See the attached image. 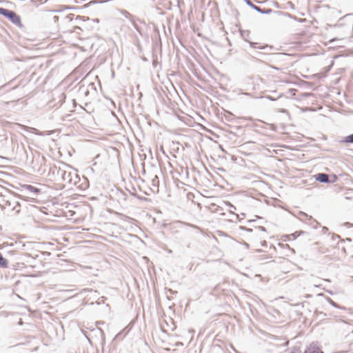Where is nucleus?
Instances as JSON below:
<instances>
[{"label": "nucleus", "mask_w": 353, "mask_h": 353, "mask_svg": "<svg viewBox=\"0 0 353 353\" xmlns=\"http://www.w3.org/2000/svg\"><path fill=\"white\" fill-rule=\"evenodd\" d=\"M57 174L60 176L62 179V181L65 184H76L78 181V176L75 173H72V172L67 171L65 170L59 168L57 169Z\"/></svg>", "instance_id": "nucleus-1"}, {"label": "nucleus", "mask_w": 353, "mask_h": 353, "mask_svg": "<svg viewBox=\"0 0 353 353\" xmlns=\"http://www.w3.org/2000/svg\"><path fill=\"white\" fill-rule=\"evenodd\" d=\"M245 2L246 3V4L248 6H249L250 7H251L252 9H254V10H256V12L261 13V14H270L271 13H272L273 10L270 8H267V9H262L260 7L258 6V5H254L252 1L251 0H244Z\"/></svg>", "instance_id": "nucleus-2"}, {"label": "nucleus", "mask_w": 353, "mask_h": 353, "mask_svg": "<svg viewBox=\"0 0 353 353\" xmlns=\"http://www.w3.org/2000/svg\"><path fill=\"white\" fill-rule=\"evenodd\" d=\"M8 19L14 25H17L19 27H22V24L21 22V17L19 15H18L13 10L12 11L10 16L8 17Z\"/></svg>", "instance_id": "nucleus-3"}, {"label": "nucleus", "mask_w": 353, "mask_h": 353, "mask_svg": "<svg viewBox=\"0 0 353 353\" xmlns=\"http://www.w3.org/2000/svg\"><path fill=\"white\" fill-rule=\"evenodd\" d=\"M314 178L316 181L323 183H329V178L330 175L325 173H318L315 174Z\"/></svg>", "instance_id": "nucleus-4"}, {"label": "nucleus", "mask_w": 353, "mask_h": 353, "mask_svg": "<svg viewBox=\"0 0 353 353\" xmlns=\"http://www.w3.org/2000/svg\"><path fill=\"white\" fill-rule=\"evenodd\" d=\"M24 188L28 190L32 196H37L41 193V190L32 185H25Z\"/></svg>", "instance_id": "nucleus-5"}, {"label": "nucleus", "mask_w": 353, "mask_h": 353, "mask_svg": "<svg viewBox=\"0 0 353 353\" xmlns=\"http://www.w3.org/2000/svg\"><path fill=\"white\" fill-rule=\"evenodd\" d=\"M250 46L252 48H257V49H260V50H265L267 52L269 51V50H271L273 49V47L272 46H268V45H263V46H261L259 45L258 43H250Z\"/></svg>", "instance_id": "nucleus-6"}, {"label": "nucleus", "mask_w": 353, "mask_h": 353, "mask_svg": "<svg viewBox=\"0 0 353 353\" xmlns=\"http://www.w3.org/2000/svg\"><path fill=\"white\" fill-rule=\"evenodd\" d=\"M9 266L8 261L4 258L2 254L0 252V268L6 269Z\"/></svg>", "instance_id": "nucleus-7"}, {"label": "nucleus", "mask_w": 353, "mask_h": 353, "mask_svg": "<svg viewBox=\"0 0 353 353\" xmlns=\"http://www.w3.org/2000/svg\"><path fill=\"white\" fill-rule=\"evenodd\" d=\"M304 353H323V352L318 347L310 346L305 350Z\"/></svg>", "instance_id": "nucleus-8"}, {"label": "nucleus", "mask_w": 353, "mask_h": 353, "mask_svg": "<svg viewBox=\"0 0 353 353\" xmlns=\"http://www.w3.org/2000/svg\"><path fill=\"white\" fill-rule=\"evenodd\" d=\"M295 7L294 3L292 1H287L281 6V9H285V10H294Z\"/></svg>", "instance_id": "nucleus-9"}, {"label": "nucleus", "mask_w": 353, "mask_h": 353, "mask_svg": "<svg viewBox=\"0 0 353 353\" xmlns=\"http://www.w3.org/2000/svg\"><path fill=\"white\" fill-rule=\"evenodd\" d=\"M225 204L230 208L229 212L232 214L233 217L235 218L236 220H237L239 218V215L232 212L233 210H236V207L232 205L230 202H226Z\"/></svg>", "instance_id": "nucleus-10"}, {"label": "nucleus", "mask_w": 353, "mask_h": 353, "mask_svg": "<svg viewBox=\"0 0 353 353\" xmlns=\"http://www.w3.org/2000/svg\"><path fill=\"white\" fill-rule=\"evenodd\" d=\"M12 10H8L3 8H0V14L3 15L6 18L8 19V17L10 16Z\"/></svg>", "instance_id": "nucleus-11"}, {"label": "nucleus", "mask_w": 353, "mask_h": 353, "mask_svg": "<svg viewBox=\"0 0 353 353\" xmlns=\"http://www.w3.org/2000/svg\"><path fill=\"white\" fill-rule=\"evenodd\" d=\"M341 142L346 143H353V134H350L344 138Z\"/></svg>", "instance_id": "nucleus-12"}, {"label": "nucleus", "mask_w": 353, "mask_h": 353, "mask_svg": "<svg viewBox=\"0 0 353 353\" xmlns=\"http://www.w3.org/2000/svg\"><path fill=\"white\" fill-rule=\"evenodd\" d=\"M303 232L301 231V232H296L293 234H289V235H287L286 237L288 238L289 239H295L297 236H299L300 235V234L303 233Z\"/></svg>", "instance_id": "nucleus-13"}, {"label": "nucleus", "mask_w": 353, "mask_h": 353, "mask_svg": "<svg viewBox=\"0 0 353 353\" xmlns=\"http://www.w3.org/2000/svg\"><path fill=\"white\" fill-rule=\"evenodd\" d=\"M338 180V176L335 174L330 175L329 178V183H333Z\"/></svg>", "instance_id": "nucleus-14"}, {"label": "nucleus", "mask_w": 353, "mask_h": 353, "mask_svg": "<svg viewBox=\"0 0 353 353\" xmlns=\"http://www.w3.org/2000/svg\"><path fill=\"white\" fill-rule=\"evenodd\" d=\"M272 12H274L275 14H276L279 16H288V17H290V14L284 12H282V11H273Z\"/></svg>", "instance_id": "nucleus-15"}, {"label": "nucleus", "mask_w": 353, "mask_h": 353, "mask_svg": "<svg viewBox=\"0 0 353 353\" xmlns=\"http://www.w3.org/2000/svg\"><path fill=\"white\" fill-rule=\"evenodd\" d=\"M12 210H15L17 212H19L20 205L18 202L16 203V205L13 207Z\"/></svg>", "instance_id": "nucleus-16"}, {"label": "nucleus", "mask_w": 353, "mask_h": 353, "mask_svg": "<svg viewBox=\"0 0 353 353\" xmlns=\"http://www.w3.org/2000/svg\"><path fill=\"white\" fill-rule=\"evenodd\" d=\"M79 91L81 92V93H83L85 96H87L89 93V91L88 89H85L84 88H81Z\"/></svg>", "instance_id": "nucleus-17"}, {"label": "nucleus", "mask_w": 353, "mask_h": 353, "mask_svg": "<svg viewBox=\"0 0 353 353\" xmlns=\"http://www.w3.org/2000/svg\"><path fill=\"white\" fill-rule=\"evenodd\" d=\"M329 302H330V303L332 306H334V307H335L341 308V307H340V306H339V305H338L336 303H335L334 301H332V299H329Z\"/></svg>", "instance_id": "nucleus-18"}, {"label": "nucleus", "mask_w": 353, "mask_h": 353, "mask_svg": "<svg viewBox=\"0 0 353 353\" xmlns=\"http://www.w3.org/2000/svg\"><path fill=\"white\" fill-rule=\"evenodd\" d=\"M256 229H257V230H259L260 231L266 232V229L263 226H258V227L256 228Z\"/></svg>", "instance_id": "nucleus-19"}, {"label": "nucleus", "mask_w": 353, "mask_h": 353, "mask_svg": "<svg viewBox=\"0 0 353 353\" xmlns=\"http://www.w3.org/2000/svg\"><path fill=\"white\" fill-rule=\"evenodd\" d=\"M272 4L274 7L277 8H281V4H279L278 2L276 1H273L272 2Z\"/></svg>", "instance_id": "nucleus-20"}, {"label": "nucleus", "mask_w": 353, "mask_h": 353, "mask_svg": "<svg viewBox=\"0 0 353 353\" xmlns=\"http://www.w3.org/2000/svg\"><path fill=\"white\" fill-rule=\"evenodd\" d=\"M270 128L274 132L276 130V126L274 124H270Z\"/></svg>", "instance_id": "nucleus-21"}, {"label": "nucleus", "mask_w": 353, "mask_h": 353, "mask_svg": "<svg viewBox=\"0 0 353 353\" xmlns=\"http://www.w3.org/2000/svg\"><path fill=\"white\" fill-rule=\"evenodd\" d=\"M241 229L244 230H246V231L250 232H252V229H251V228H246V227H245V226H241Z\"/></svg>", "instance_id": "nucleus-22"}, {"label": "nucleus", "mask_w": 353, "mask_h": 353, "mask_svg": "<svg viewBox=\"0 0 353 353\" xmlns=\"http://www.w3.org/2000/svg\"><path fill=\"white\" fill-rule=\"evenodd\" d=\"M273 55H274V56H276V57H281V56H284V55H285V54L276 53V54H274Z\"/></svg>", "instance_id": "nucleus-23"}, {"label": "nucleus", "mask_w": 353, "mask_h": 353, "mask_svg": "<svg viewBox=\"0 0 353 353\" xmlns=\"http://www.w3.org/2000/svg\"><path fill=\"white\" fill-rule=\"evenodd\" d=\"M332 238H333V239H334H334H340V236H339V235L336 234V235H334V236H332Z\"/></svg>", "instance_id": "nucleus-24"}, {"label": "nucleus", "mask_w": 353, "mask_h": 353, "mask_svg": "<svg viewBox=\"0 0 353 353\" xmlns=\"http://www.w3.org/2000/svg\"><path fill=\"white\" fill-rule=\"evenodd\" d=\"M123 13H124V14H125V17H128V16H129V15H130V13H129L128 11H126V10H124V11H123Z\"/></svg>", "instance_id": "nucleus-25"}, {"label": "nucleus", "mask_w": 353, "mask_h": 353, "mask_svg": "<svg viewBox=\"0 0 353 353\" xmlns=\"http://www.w3.org/2000/svg\"><path fill=\"white\" fill-rule=\"evenodd\" d=\"M53 19H54V21H56L57 20H58L59 17L57 16H54Z\"/></svg>", "instance_id": "nucleus-26"}, {"label": "nucleus", "mask_w": 353, "mask_h": 353, "mask_svg": "<svg viewBox=\"0 0 353 353\" xmlns=\"http://www.w3.org/2000/svg\"><path fill=\"white\" fill-rule=\"evenodd\" d=\"M327 230H328V229H327L326 227H323V232H325V231H327Z\"/></svg>", "instance_id": "nucleus-27"}, {"label": "nucleus", "mask_w": 353, "mask_h": 353, "mask_svg": "<svg viewBox=\"0 0 353 353\" xmlns=\"http://www.w3.org/2000/svg\"><path fill=\"white\" fill-rule=\"evenodd\" d=\"M265 244H266V241H264L262 243V245H265Z\"/></svg>", "instance_id": "nucleus-28"}, {"label": "nucleus", "mask_w": 353, "mask_h": 353, "mask_svg": "<svg viewBox=\"0 0 353 353\" xmlns=\"http://www.w3.org/2000/svg\"><path fill=\"white\" fill-rule=\"evenodd\" d=\"M341 321H342L343 323H347V322H346L345 321H344V320H341Z\"/></svg>", "instance_id": "nucleus-29"}, {"label": "nucleus", "mask_w": 353, "mask_h": 353, "mask_svg": "<svg viewBox=\"0 0 353 353\" xmlns=\"http://www.w3.org/2000/svg\"><path fill=\"white\" fill-rule=\"evenodd\" d=\"M89 86H92H92H93V84L90 83V84H89Z\"/></svg>", "instance_id": "nucleus-30"}, {"label": "nucleus", "mask_w": 353, "mask_h": 353, "mask_svg": "<svg viewBox=\"0 0 353 353\" xmlns=\"http://www.w3.org/2000/svg\"><path fill=\"white\" fill-rule=\"evenodd\" d=\"M350 334L353 336V330L351 332Z\"/></svg>", "instance_id": "nucleus-31"}]
</instances>
